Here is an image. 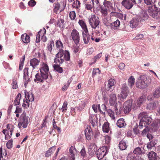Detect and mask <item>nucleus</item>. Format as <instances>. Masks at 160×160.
Listing matches in <instances>:
<instances>
[{
    "label": "nucleus",
    "mask_w": 160,
    "mask_h": 160,
    "mask_svg": "<svg viewBox=\"0 0 160 160\" xmlns=\"http://www.w3.org/2000/svg\"><path fill=\"white\" fill-rule=\"evenodd\" d=\"M109 103L110 106L113 107L115 112L120 114L121 110V103L120 102H117V97L115 94L112 93L109 95Z\"/></svg>",
    "instance_id": "1"
},
{
    "label": "nucleus",
    "mask_w": 160,
    "mask_h": 160,
    "mask_svg": "<svg viewBox=\"0 0 160 160\" xmlns=\"http://www.w3.org/2000/svg\"><path fill=\"white\" fill-rule=\"evenodd\" d=\"M138 118L140 119L138 125L140 129H142L143 127H148L152 120L151 117L148 116L147 113L145 112L140 113L138 116Z\"/></svg>",
    "instance_id": "2"
},
{
    "label": "nucleus",
    "mask_w": 160,
    "mask_h": 160,
    "mask_svg": "<svg viewBox=\"0 0 160 160\" xmlns=\"http://www.w3.org/2000/svg\"><path fill=\"white\" fill-rule=\"evenodd\" d=\"M148 12L149 15L153 18L156 19L159 18L158 13H159L160 15V8L158 9L155 5L149 6L148 8Z\"/></svg>",
    "instance_id": "3"
},
{
    "label": "nucleus",
    "mask_w": 160,
    "mask_h": 160,
    "mask_svg": "<svg viewBox=\"0 0 160 160\" xmlns=\"http://www.w3.org/2000/svg\"><path fill=\"white\" fill-rule=\"evenodd\" d=\"M88 22L91 27L94 29L99 28L100 23L98 17L95 14L91 15L88 18Z\"/></svg>",
    "instance_id": "4"
},
{
    "label": "nucleus",
    "mask_w": 160,
    "mask_h": 160,
    "mask_svg": "<svg viewBox=\"0 0 160 160\" xmlns=\"http://www.w3.org/2000/svg\"><path fill=\"white\" fill-rule=\"evenodd\" d=\"M129 93V90L126 84H124L121 89V93L118 95V99L121 101H123L127 97Z\"/></svg>",
    "instance_id": "5"
},
{
    "label": "nucleus",
    "mask_w": 160,
    "mask_h": 160,
    "mask_svg": "<svg viewBox=\"0 0 160 160\" xmlns=\"http://www.w3.org/2000/svg\"><path fill=\"white\" fill-rule=\"evenodd\" d=\"M29 122L28 117H26L25 114H22L20 117L18 126L19 128L22 125L24 128H25L27 127Z\"/></svg>",
    "instance_id": "6"
},
{
    "label": "nucleus",
    "mask_w": 160,
    "mask_h": 160,
    "mask_svg": "<svg viewBox=\"0 0 160 160\" xmlns=\"http://www.w3.org/2000/svg\"><path fill=\"white\" fill-rule=\"evenodd\" d=\"M139 82H136V86L140 89L144 88L147 86V78L144 75H141L138 78Z\"/></svg>",
    "instance_id": "7"
},
{
    "label": "nucleus",
    "mask_w": 160,
    "mask_h": 160,
    "mask_svg": "<svg viewBox=\"0 0 160 160\" xmlns=\"http://www.w3.org/2000/svg\"><path fill=\"white\" fill-rule=\"evenodd\" d=\"M71 37L76 45H79L80 40L79 32L76 29H73L71 34Z\"/></svg>",
    "instance_id": "8"
},
{
    "label": "nucleus",
    "mask_w": 160,
    "mask_h": 160,
    "mask_svg": "<svg viewBox=\"0 0 160 160\" xmlns=\"http://www.w3.org/2000/svg\"><path fill=\"white\" fill-rule=\"evenodd\" d=\"M108 147L103 146L100 148L97 152V155L98 159H101L106 155L108 152Z\"/></svg>",
    "instance_id": "9"
},
{
    "label": "nucleus",
    "mask_w": 160,
    "mask_h": 160,
    "mask_svg": "<svg viewBox=\"0 0 160 160\" xmlns=\"http://www.w3.org/2000/svg\"><path fill=\"white\" fill-rule=\"evenodd\" d=\"M63 52L62 50L59 51L56 55V57L54 59V62L57 64H60L64 62V59L63 58Z\"/></svg>",
    "instance_id": "10"
},
{
    "label": "nucleus",
    "mask_w": 160,
    "mask_h": 160,
    "mask_svg": "<svg viewBox=\"0 0 160 160\" xmlns=\"http://www.w3.org/2000/svg\"><path fill=\"white\" fill-rule=\"evenodd\" d=\"M12 127V125L8 124L7 125V128L8 130L3 129L2 132L5 135V139H9L11 137L13 131V129L11 128Z\"/></svg>",
    "instance_id": "11"
},
{
    "label": "nucleus",
    "mask_w": 160,
    "mask_h": 160,
    "mask_svg": "<svg viewBox=\"0 0 160 160\" xmlns=\"http://www.w3.org/2000/svg\"><path fill=\"white\" fill-rule=\"evenodd\" d=\"M141 22L138 17L132 18L130 22V26L132 28H136L140 26Z\"/></svg>",
    "instance_id": "12"
},
{
    "label": "nucleus",
    "mask_w": 160,
    "mask_h": 160,
    "mask_svg": "<svg viewBox=\"0 0 160 160\" xmlns=\"http://www.w3.org/2000/svg\"><path fill=\"white\" fill-rule=\"evenodd\" d=\"M48 75L46 74L41 73L40 74L37 73L35 76V78L34 79V81L36 82L37 81L40 82H42L43 79H46L48 78Z\"/></svg>",
    "instance_id": "13"
},
{
    "label": "nucleus",
    "mask_w": 160,
    "mask_h": 160,
    "mask_svg": "<svg viewBox=\"0 0 160 160\" xmlns=\"http://www.w3.org/2000/svg\"><path fill=\"white\" fill-rule=\"evenodd\" d=\"M85 134L86 139L88 140H91L93 137V134L91 127L88 126L85 130Z\"/></svg>",
    "instance_id": "14"
},
{
    "label": "nucleus",
    "mask_w": 160,
    "mask_h": 160,
    "mask_svg": "<svg viewBox=\"0 0 160 160\" xmlns=\"http://www.w3.org/2000/svg\"><path fill=\"white\" fill-rule=\"evenodd\" d=\"M115 80L112 78L109 79L108 81V84L107 85V90L110 92H112L114 89L115 86Z\"/></svg>",
    "instance_id": "15"
},
{
    "label": "nucleus",
    "mask_w": 160,
    "mask_h": 160,
    "mask_svg": "<svg viewBox=\"0 0 160 160\" xmlns=\"http://www.w3.org/2000/svg\"><path fill=\"white\" fill-rule=\"evenodd\" d=\"M131 0H123L121 2L122 6L126 9L129 10L133 7V4Z\"/></svg>",
    "instance_id": "16"
},
{
    "label": "nucleus",
    "mask_w": 160,
    "mask_h": 160,
    "mask_svg": "<svg viewBox=\"0 0 160 160\" xmlns=\"http://www.w3.org/2000/svg\"><path fill=\"white\" fill-rule=\"evenodd\" d=\"M146 98L145 96H142L140 97L137 100L136 103H135V106L133 105V108L135 109L138 107H140L141 104L143 103L146 100Z\"/></svg>",
    "instance_id": "17"
},
{
    "label": "nucleus",
    "mask_w": 160,
    "mask_h": 160,
    "mask_svg": "<svg viewBox=\"0 0 160 160\" xmlns=\"http://www.w3.org/2000/svg\"><path fill=\"white\" fill-rule=\"evenodd\" d=\"M132 103L130 100L127 101L124 103L123 111L125 113H128L131 110Z\"/></svg>",
    "instance_id": "18"
},
{
    "label": "nucleus",
    "mask_w": 160,
    "mask_h": 160,
    "mask_svg": "<svg viewBox=\"0 0 160 160\" xmlns=\"http://www.w3.org/2000/svg\"><path fill=\"white\" fill-rule=\"evenodd\" d=\"M141 22H143L148 20L149 18L148 14L146 12H141L139 16L138 17Z\"/></svg>",
    "instance_id": "19"
},
{
    "label": "nucleus",
    "mask_w": 160,
    "mask_h": 160,
    "mask_svg": "<svg viewBox=\"0 0 160 160\" xmlns=\"http://www.w3.org/2000/svg\"><path fill=\"white\" fill-rule=\"evenodd\" d=\"M40 71L41 73L46 74L48 76L49 68L48 65L44 63H43L42 65V67L40 69Z\"/></svg>",
    "instance_id": "20"
},
{
    "label": "nucleus",
    "mask_w": 160,
    "mask_h": 160,
    "mask_svg": "<svg viewBox=\"0 0 160 160\" xmlns=\"http://www.w3.org/2000/svg\"><path fill=\"white\" fill-rule=\"evenodd\" d=\"M89 121L93 127H94L96 123L98 122V118L97 116L93 115H91L89 117Z\"/></svg>",
    "instance_id": "21"
},
{
    "label": "nucleus",
    "mask_w": 160,
    "mask_h": 160,
    "mask_svg": "<svg viewBox=\"0 0 160 160\" xmlns=\"http://www.w3.org/2000/svg\"><path fill=\"white\" fill-rule=\"evenodd\" d=\"M96 150L94 145L92 143L90 144L88 148L89 155L91 156H93L95 153Z\"/></svg>",
    "instance_id": "22"
},
{
    "label": "nucleus",
    "mask_w": 160,
    "mask_h": 160,
    "mask_svg": "<svg viewBox=\"0 0 160 160\" xmlns=\"http://www.w3.org/2000/svg\"><path fill=\"white\" fill-rule=\"evenodd\" d=\"M88 32H82L83 39L85 44H87L89 42L90 39V35Z\"/></svg>",
    "instance_id": "23"
},
{
    "label": "nucleus",
    "mask_w": 160,
    "mask_h": 160,
    "mask_svg": "<svg viewBox=\"0 0 160 160\" xmlns=\"http://www.w3.org/2000/svg\"><path fill=\"white\" fill-rule=\"evenodd\" d=\"M39 62L40 61L35 58L31 59L30 61V66L32 67L33 69L39 64Z\"/></svg>",
    "instance_id": "24"
},
{
    "label": "nucleus",
    "mask_w": 160,
    "mask_h": 160,
    "mask_svg": "<svg viewBox=\"0 0 160 160\" xmlns=\"http://www.w3.org/2000/svg\"><path fill=\"white\" fill-rule=\"evenodd\" d=\"M46 33V30L44 28L43 30H40L37 35L36 42H39L40 40V37L42 35H44Z\"/></svg>",
    "instance_id": "25"
},
{
    "label": "nucleus",
    "mask_w": 160,
    "mask_h": 160,
    "mask_svg": "<svg viewBox=\"0 0 160 160\" xmlns=\"http://www.w3.org/2000/svg\"><path fill=\"white\" fill-rule=\"evenodd\" d=\"M148 156L149 160H156L157 159V154L153 151L149 152Z\"/></svg>",
    "instance_id": "26"
},
{
    "label": "nucleus",
    "mask_w": 160,
    "mask_h": 160,
    "mask_svg": "<svg viewBox=\"0 0 160 160\" xmlns=\"http://www.w3.org/2000/svg\"><path fill=\"white\" fill-rule=\"evenodd\" d=\"M158 105V102H152L148 104L147 106V108L149 110H152L155 108Z\"/></svg>",
    "instance_id": "27"
},
{
    "label": "nucleus",
    "mask_w": 160,
    "mask_h": 160,
    "mask_svg": "<svg viewBox=\"0 0 160 160\" xmlns=\"http://www.w3.org/2000/svg\"><path fill=\"white\" fill-rule=\"evenodd\" d=\"M25 95L26 99L27 100H28L29 101L32 102L34 100V96L31 93L25 92Z\"/></svg>",
    "instance_id": "28"
},
{
    "label": "nucleus",
    "mask_w": 160,
    "mask_h": 160,
    "mask_svg": "<svg viewBox=\"0 0 160 160\" xmlns=\"http://www.w3.org/2000/svg\"><path fill=\"white\" fill-rule=\"evenodd\" d=\"M21 38L22 42L25 43H28L30 41L29 36L26 33L22 34L21 36Z\"/></svg>",
    "instance_id": "29"
},
{
    "label": "nucleus",
    "mask_w": 160,
    "mask_h": 160,
    "mask_svg": "<svg viewBox=\"0 0 160 160\" xmlns=\"http://www.w3.org/2000/svg\"><path fill=\"white\" fill-rule=\"evenodd\" d=\"M116 124L117 126L120 128L124 127L126 125L124 119L122 118L119 119L118 120Z\"/></svg>",
    "instance_id": "30"
},
{
    "label": "nucleus",
    "mask_w": 160,
    "mask_h": 160,
    "mask_svg": "<svg viewBox=\"0 0 160 160\" xmlns=\"http://www.w3.org/2000/svg\"><path fill=\"white\" fill-rule=\"evenodd\" d=\"M120 23V21L118 20L117 19L116 21L110 23V24L112 28L117 29V28L119 27Z\"/></svg>",
    "instance_id": "31"
},
{
    "label": "nucleus",
    "mask_w": 160,
    "mask_h": 160,
    "mask_svg": "<svg viewBox=\"0 0 160 160\" xmlns=\"http://www.w3.org/2000/svg\"><path fill=\"white\" fill-rule=\"evenodd\" d=\"M56 148L55 146H53L50 148L48 151H47L45 154V156L46 157H49L56 150Z\"/></svg>",
    "instance_id": "32"
},
{
    "label": "nucleus",
    "mask_w": 160,
    "mask_h": 160,
    "mask_svg": "<svg viewBox=\"0 0 160 160\" xmlns=\"http://www.w3.org/2000/svg\"><path fill=\"white\" fill-rule=\"evenodd\" d=\"M104 8L107 9H112L113 8V4L110 1L105 0L103 2Z\"/></svg>",
    "instance_id": "33"
},
{
    "label": "nucleus",
    "mask_w": 160,
    "mask_h": 160,
    "mask_svg": "<svg viewBox=\"0 0 160 160\" xmlns=\"http://www.w3.org/2000/svg\"><path fill=\"white\" fill-rule=\"evenodd\" d=\"M78 23L80 26L82 27V29L85 32H88V31L86 24L82 20H79Z\"/></svg>",
    "instance_id": "34"
},
{
    "label": "nucleus",
    "mask_w": 160,
    "mask_h": 160,
    "mask_svg": "<svg viewBox=\"0 0 160 160\" xmlns=\"http://www.w3.org/2000/svg\"><path fill=\"white\" fill-rule=\"evenodd\" d=\"M119 148L122 150H125L127 148L126 141L124 140L121 141L119 144Z\"/></svg>",
    "instance_id": "35"
},
{
    "label": "nucleus",
    "mask_w": 160,
    "mask_h": 160,
    "mask_svg": "<svg viewBox=\"0 0 160 160\" xmlns=\"http://www.w3.org/2000/svg\"><path fill=\"white\" fill-rule=\"evenodd\" d=\"M109 123L108 122H105L102 126V130L105 132H108L109 131Z\"/></svg>",
    "instance_id": "36"
},
{
    "label": "nucleus",
    "mask_w": 160,
    "mask_h": 160,
    "mask_svg": "<svg viewBox=\"0 0 160 160\" xmlns=\"http://www.w3.org/2000/svg\"><path fill=\"white\" fill-rule=\"evenodd\" d=\"M153 97L156 98H158L160 97V88H155L153 92Z\"/></svg>",
    "instance_id": "37"
},
{
    "label": "nucleus",
    "mask_w": 160,
    "mask_h": 160,
    "mask_svg": "<svg viewBox=\"0 0 160 160\" xmlns=\"http://www.w3.org/2000/svg\"><path fill=\"white\" fill-rule=\"evenodd\" d=\"M135 78L132 76H131L128 79V85L130 88H132L134 84Z\"/></svg>",
    "instance_id": "38"
},
{
    "label": "nucleus",
    "mask_w": 160,
    "mask_h": 160,
    "mask_svg": "<svg viewBox=\"0 0 160 160\" xmlns=\"http://www.w3.org/2000/svg\"><path fill=\"white\" fill-rule=\"evenodd\" d=\"M56 48L59 49V51L62 50L63 52V50L62 49L63 48V44L61 41L58 40L56 43Z\"/></svg>",
    "instance_id": "39"
},
{
    "label": "nucleus",
    "mask_w": 160,
    "mask_h": 160,
    "mask_svg": "<svg viewBox=\"0 0 160 160\" xmlns=\"http://www.w3.org/2000/svg\"><path fill=\"white\" fill-rule=\"evenodd\" d=\"M21 97V94L20 93H18L14 102L13 104L14 105L16 106L19 104Z\"/></svg>",
    "instance_id": "40"
},
{
    "label": "nucleus",
    "mask_w": 160,
    "mask_h": 160,
    "mask_svg": "<svg viewBox=\"0 0 160 160\" xmlns=\"http://www.w3.org/2000/svg\"><path fill=\"white\" fill-rule=\"evenodd\" d=\"M60 64H54L53 65V67L54 68V69L57 71V72L61 73L62 72L63 69L62 68L60 67L59 66Z\"/></svg>",
    "instance_id": "41"
},
{
    "label": "nucleus",
    "mask_w": 160,
    "mask_h": 160,
    "mask_svg": "<svg viewBox=\"0 0 160 160\" xmlns=\"http://www.w3.org/2000/svg\"><path fill=\"white\" fill-rule=\"evenodd\" d=\"M101 12L102 16L106 17L108 14V9L104 7H101Z\"/></svg>",
    "instance_id": "42"
},
{
    "label": "nucleus",
    "mask_w": 160,
    "mask_h": 160,
    "mask_svg": "<svg viewBox=\"0 0 160 160\" xmlns=\"http://www.w3.org/2000/svg\"><path fill=\"white\" fill-rule=\"evenodd\" d=\"M64 57H63V59L66 61H68L70 59V53L67 50H65L64 52H63V55Z\"/></svg>",
    "instance_id": "43"
},
{
    "label": "nucleus",
    "mask_w": 160,
    "mask_h": 160,
    "mask_svg": "<svg viewBox=\"0 0 160 160\" xmlns=\"http://www.w3.org/2000/svg\"><path fill=\"white\" fill-rule=\"evenodd\" d=\"M134 154L136 155H140L142 154V151L140 148L138 147L136 148L133 151Z\"/></svg>",
    "instance_id": "44"
},
{
    "label": "nucleus",
    "mask_w": 160,
    "mask_h": 160,
    "mask_svg": "<svg viewBox=\"0 0 160 160\" xmlns=\"http://www.w3.org/2000/svg\"><path fill=\"white\" fill-rule=\"evenodd\" d=\"M134 154L133 152H131L128 153L127 157L128 159V160L130 159V160H135L136 157Z\"/></svg>",
    "instance_id": "45"
},
{
    "label": "nucleus",
    "mask_w": 160,
    "mask_h": 160,
    "mask_svg": "<svg viewBox=\"0 0 160 160\" xmlns=\"http://www.w3.org/2000/svg\"><path fill=\"white\" fill-rule=\"evenodd\" d=\"M107 112L109 116L113 119H115V117L114 115V112L111 109H109L107 110Z\"/></svg>",
    "instance_id": "46"
},
{
    "label": "nucleus",
    "mask_w": 160,
    "mask_h": 160,
    "mask_svg": "<svg viewBox=\"0 0 160 160\" xmlns=\"http://www.w3.org/2000/svg\"><path fill=\"white\" fill-rule=\"evenodd\" d=\"M54 45V42L52 41H50L48 45V49L49 51L51 52L52 49V47Z\"/></svg>",
    "instance_id": "47"
},
{
    "label": "nucleus",
    "mask_w": 160,
    "mask_h": 160,
    "mask_svg": "<svg viewBox=\"0 0 160 160\" xmlns=\"http://www.w3.org/2000/svg\"><path fill=\"white\" fill-rule=\"evenodd\" d=\"M68 104V102L66 101H65L61 109L62 112H66V111L67 109Z\"/></svg>",
    "instance_id": "48"
},
{
    "label": "nucleus",
    "mask_w": 160,
    "mask_h": 160,
    "mask_svg": "<svg viewBox=\"0 0 160 160\" xmlns=\"http://www.w3.org/2000/svg\"><path fill=\"white\" fill-rule=\"evenodd\" d=\"M156 143L154 141L152 140L147 145V147L148 149H151L153 147L155 146Z\"/></svg>",
    "instance_id": "49"
},
{
    "label": "nucleus",
    "mask_w": 160,
    "mask_h": 160,
    "mask_svg": "<svg viewBox=\"0 0 160 160\" xmlns=\"http://www.w3.org/2000/svg\"><path fill=\"white\" fill-rule=\"evenodd\" d=\"M80 3L78 0H76L72 4V7L73 8H78L80 7Z\"/></svg>",
    "instance_id": "50"
},
{
    "label": "nucleus",
    "mask_w": 160,
    "mask_h": 160,
    "mask_svg": "<svg viewBox=\"0 0 160 160\" xmlns=\"http://www.w3.org/2000/svg\"><path fill=\"white\" fill-rule=\"evenodd\" d=\"M100 73V71L98 68H94L93 70L92 76L93 77H94L97 74H99Z\"/></svg>",
    "instance_id": "51"
},
{
    "label": "nucleus",
    "mask_w": 160,
    "mask_h": 160,
    "mask_svg": "<svg viewBox=\"0 0 160 160\" xmlns=\"http://www.w3.org/2000/svg\"><path fill=\"white\" fill-rule=\"evenodd\" d=\"M69 17L72 20H74L76 17V13L74 11H71L69 13Z\"/></svg>",
    "instance_id": "52"
},
{
    "label": "nucleus",
    "mask_w": 160,
    "mask_h": 160,
    "mask_svg": "<svg viewBox=\"0 0 160 160\" xmlns=\"http://www.w3.org/2000/svg\"><path fill=\"white\" fill-rule=\"evenodd\" d=\"M54 6V12L57 13L60 8V4L58 3H55Z\"/></svg>",
    "instance_id": "53"
},
{
    "label": "nucleus",
    "mask_w": 160,
    "mask_h": 160,
    "mask_svg": "<svg viewBox=\"0 0 160 160\" xmlns=\"http://www.w3.org/2000/svg\"><path fill=\"white\" fill-rule=\"evenodd\" d=\"M80 153L81 156L83 157H85L86 156L87 154L85 151V148L84 147H83L81 150Z\"/></svg>",
    "instance_id": "54"
},
{
    "label": "nucleus",
    "mask_w": 160,
    "mask_h": 160,
    "mask_svg": "<svg viewBox=\"0 0 160 160\" xmlns=\"http://www.w3.org/2000/svg\"><path fill=\"white\" fill-rule=\"evenodd\" d=\"M28 100H25V99L23 100V103L22 105V106L26 108L27 107H29V102Z\"/></svg>",
    "instance_id": "55"
},
{
    "label": "nucleus",
    "mask_w": 160,
    "mask_h": 160,
    "mask_svg": "<svg viewBox=\"0 0 160 160\" xmlns=\"http://www.w3.org/2000/svg\"><path fill=\"white\" fill-rule=\"evenodd\" d=\"M144 3L147 5H150L154 3L156 0H143Z\"/></svg>",
    "instance_id": "56"
},
{
    "label": "nucleus",
    "mask_w": 160,
    "mask_h": 160,
    "mask_svg": "<svg viewBox=\"0 0 160 160\" xmlns=\"http://www.w3.org/2000/svg\"><path fill=\"white\" fill-rule=\"evenodd\" d=\"M12 88L13 89H16L18 88V85L16 82V79H13L12 80Z\"/></svg>",
    "instance_id": "57"
},
{
    "label": "nucleus",
    "mask_w": 160,
    "mask_h": 160,
    "mask_svg": "<svg viewBox=\"0 0 160 160\" xmlns=\"http://www.w3.org/2000/svg\"><path fill=\"white\" fill-rule=\"evenodd\" d=\"M12 140H9L6 144V146L8 149H10L12 147Z\"/></svg>",
    "instance_id": "58"
},
{
    "label": "nucleus",
    "mask_w": 160,
    "mask_h": 160,
    "mask_svg": "<svg viewBox=\"0 0 160 160\" xmlns=\"http://www.w3.org/2000/svg\"><path fill=\"white\" fill-rule=\"evenodd\" d=\"M102 22L106 26H108L109 25V22L108 18H107L106 17L102 19Z\"/></svg>",
    "instance_id": "59"
},
{
    "label": "nucleus",
    "mask_w": 160,
    "mask_h": 160,
    "mask_svg": "<svg viewBox=\"0 0 160 160\" xmlns=\"http://www.w3.org/2000/svg\"><path fill=\"white\" fill-rule=\"evenodd\" d=\"M64 22V20L63 19H59L58 20V25L60 27H62L63 26Z\"/></svg>",
    "instance_id": "60"
},
{
    "label": "nucleus",
    "mask_w": 160,
    "mask_h": 160,
    "mask_svg": "<svg viewBox=\"0 0 160 160\" xmlns=\"http://www.w3.org/2000/svg\"><path fill=\"white\" fill-rule=\"evenodd\" d=\"M28 4L30 7H34L36 4V2L34 0H31L28 2Z\"/></svg>",
    "instance_id": "61"
},
{
    "label": "nucleus",
    "mask_w": 160,
    "mask_h": 160,
    "mask_svg": "<svg viewBox=\"0 0 160 160\" xmlns=\"http://www.w3.org/2000/svg\"><path fill=\"white\" fill-rule=\"evenodd\" d=\"M144 127H145V128L142 131V133L143 135H145L150 130L148 126Z\"/></svg>",
    "instance_id": "62"
},
{
    "label": "nucleus",
    "mask_w": 160,
    "mask_h": 160,
    "mask_svg": "<svg viewBox=\"0 0 160 160\" xmlns=\"http://www.w3.org/2000/svg\"><path fill=\"white\" fill-rule=\"evenodd\" d=\"M24 76L23 77L28 76V68H25L23 70Z\"/></svg>",
    "instance_id": "63"
},
{
    "label": "nucleus",
    "mask_w": 160,
    "mask_h": 160,
    "mask_svg": "<svg viewBox=\"0 0 160 160\" xmlns=\"http://www.w3.org/2000/svg\"><path fill=\"white\" fill-rule=\"evenodd\" d=\"M79 45H76V46H73L72 48L73 51L75 53L78 52L79 51Z\"/></svg>",
    "instance_id": "64"
}]
</instances>
